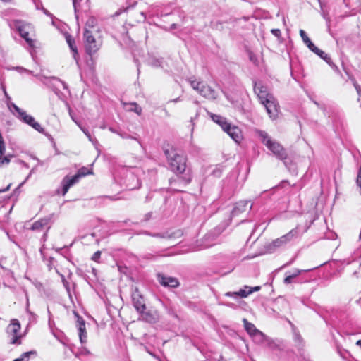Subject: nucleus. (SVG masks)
Wrapping results in <instances>:
<instances>
[{
    "mask_svg": "<svg viewBox=\"0 0 361 361\" xmlns=\"http://www.w3.org/2000/svg\"><path fill=\"white\" fill-rule=\"evenodd\" d=\"M311 51L314 52L315 54L319 56L321 59L325 56L326 53L322 50L319 49L317 47L314 46Z\"/></svg>",
    "mask_w": 361,
    "mask_h": 361,
    "instance_id": "nucleus-46",
    "label": "nucleus"
},
{
    "mask_svg": "<svg viewBox=\"0 0 361 361\" xmlns=\"http://www.w3.org/2000/svg\"><path fill=\"white\" fill-rule=\"evenodd\" d=\"M68 46L73 52V58L75 59H76V58L78 55V53L77 47L75 45V41L73 42H72L71 44H69Z\"/></svg>",
    "mask_w": 361,
    "mask_h": 361,
    "instance_id": "nucleus-45",
    "label": "nucleus"
},
{
    "mask_svg": "<svg viewBox=\"0 0 361 361\" xmlns=\"http://www.w3.org/2000/svg\"><path fill=\"white\" fill-rule=\"evenodd\" d=\"M66 40L68 44H71L72 42H73L75 41L74 39L72 37V36L69 34H67L66 35Z\"/></svg>",
    "mask_w": 361,
    "mask_h": 361,
    "instance_id": "nucleus-54",
    "label": "nucleus"
},
{
    "mask_svg": "<svg viewBox=\"0 0 361 361\" xmlns=\"http://www.w3.org/2000/svg\"><path fill=\"white\" fill-rule=\"evenodd\" d=\"M109 130L111 133H116V134H117V135H118V133H119V132H120V130H118V129H116V128H113V127H109Z\"/></svg>",
    "mask_w": 361,
    "mask_h": 361,
    "instance_id": "nucleus-60",
    "label": "nucleus"
},
{
    "mask_svg": "<svg viewBox=\"0 0 361 361\" xmlns=\"http://www.w3.org/2000/svg\"><path fill=\"white\" fill-rule=\"evenodd\" d=\"M37 353L36 350H32L28 352L23 353L20 357L14 359L13 361H24L25 360L35 359Z\"/></svg>",
    "mask_w": 361,
    "mask_h": 361,
    "instance_id": "nucleus-24",
    "label": "nucleus"
},
{
    "mask_svg": "<svg viewBox=\"0 0 361 361\" xmlns=\"http://www.w3.org/2000/svg\"><path fill=\"white\" fill-rule=\"evenodd\" d=\"M303 270L296 269L294 272L288 276H286L284 279V283L290 284L293 282V279L296 278Z\"/></svg>",
    "mask_w": 361,
    "mask_h": 361,
    "instance_id": "nucleus-32",
    "label": "nucleus"
},
{
    "mask_svg": "<svg viewBox=\"0 0 361 361\" xmlns=\"http://www.w3.org/2000/svg\"><path fill=\"white\" fill-rule=\"evenodd\" d=\"M300 35L303 41V42L307 45L310 50H311L313 47H314V44L310 40V39L307 35L306 32L303 30H300Z\"/></svg>",
    "mask_w": 361,
    "mask_h": 361,
    "instance_id": "nucleus-29",
    "label": "nucleus"
},
{
    "mask_svg": "<svg viewBox=\"0 0 361 361\" xmlns=\"http://www.w3.org/2000/svg\"><path fill=\"white\" fill-rule=\"evenodd\" d=\"M54 216V214H51L44 218L36 221L32 224L31 229L33 231L42 229L44 226H48L51 221H53Z\"/></svg>",
    "mask_w": 361,
    "mask_h": 361,
    "instance_id": "nucleus-16",
    "label": "nucleus"
},
{
    "mask_svg": "<svg viewBox=\"0 0 361 361\" xmlns=\"http://www.w3.org/2000/svg\"><path fill=\"white\" fill-rule=\"evenodd\" d=\"M256 135L271 153L279 159L283 161L286 167L293 173H296L295 164L288 159L284 147L277 141L272 140L269 134L262 130H256Z\"/></svg>",
    "mask_w": 361,
    "mask_h": 361,
    "instance_id": "nucleus-2",
    "label": "nucleus"
},
{
    "mask_svg": "<svg viewBox=\"0 0 361 361\" xmlns=\"http://www.w3.org/2000/svg\"><path fill=\"white\" fill-rule=\"evenodd\" d=\"M271 32L276 37H280L281 35V30L279 29H272Z\"/></svg>",
    "mask_w": 361,
    "mask_h": 361,
    "instance_id": "nucleus-53",
    "label": "nucleus"
},
{
    "mask_svg": "<svg viewBox=\"0 0 361 361\" xmlns=\"http://www.w3.org/2000/svg\"><path fill=\"white\" fill-rule=\"evenodd\" d=\"M143 233L147 235H149L154 238H167L171 239L173 238L174 233H169V231H164L161 233H151L149 231H144Z\"/></svg>",
    "mask_w": 361,
    "mask_h": 361,
    "instance_id": "nucleus-23",
    "label": "nucleus"
},
{
    "mask_svg": "<svg viewBox=\"0 0 361 361\" xmlns=\"http://www.w3.org/2000/svg\"><path fill=\"white\" fill-rule=\"evenodd\" d=\"M223 305H224L227 307H233L235 306L234 304L231 303V302H224V303H223Z\"/></svg>",
    "mask_w": 361,
    "mask_h": 361,
    "instance_id": "nucleus-64",
    "label": "nucleus"
},
{
    "mask_svg": "<svg viewBox=\"0 0 361 361\" xmlns=\"http://www.w3.org/2000/svg\"><path fill=\"white\" fill-rule=\"evenodd\" d=\"M200 94L207 99H216V92L209 86L204 85L200 90Z\"/></svg>",
    "mask_w": 361,
    "mask_h": 361,
    "instance_id": "nucleus-21",
    "label": "nucleus"
},
{
    "mask_svg": "<svg viewBox=\"0 0 361 361\" xmlns=\"http://www.w3.org/2000/svg\"><path fill=\"white\" fill-rule=\"evenodd\" d=\"M80 129L88 137L89 140L92 141L91 134L90 133L89 130L85 126H80Z\"/></svg>",
    "mask_w": 361,
    "mask_h": 361,
    "instance_id": "nucleus-51",
    "label": "nucleus"
},
{
    "mask_svg": "<svg viewBox=\"0 0 361 361\" xmlns=\"http://www.w3.org/2000/svg\"><path fill=\"white\" fill-rule=\"evenodd\" d=\"M29 305H30L29 301L27 300V305H26V313L27 314V316H28L27 326H30V325L35 324L37 322V317H38L36 314H35L34 312H31L29 310Z\"/></svg>",
    "mask_w": 361,
    "mask_h": 361,
    "instance_id": "nucleus-27",
    "label": "nucleus"
},
{
    "mask_svg": "<svg viewBox=\"0 0 361 361\" xmlns=\"http://www.w3.org/2000/svg\"><path fill=\"white\" fill-rule=\"evenodd\" d=\"M254 91L262 104L265 102V100L272 99L274 97L268 92L267 87L261 82L254 83Z\"/></svg>",
    "mask_w": 361,
    "mask_h": 361,
    "instance_id": "nucleus-10",
    "label": "nucleus"
},
{
    "mask_svg": "<svg viewBox=\"0 0 361 361\" xmlns=\"http://www.w3.org/2000/svg\"><path fill=\"white\" fill-rule=\"evenodd\" d=\"M92 171L85 166L81 167L78 172L74 175L76 178L80 180V179L82 177L86 176L87 175L92 174Z\"/></svg>",
    "mask_w": 361,
    "mask_h": 361,
    "instance_id": "nucleus-30",
    "label": "nucleus"
},
{
    "mask_svg": "<svg viewBox=\"0 0 361 361\" xmlns=\"http://www.w3.org/2000/svg\"><path fill=\"white\" fill-rule=\"evenodd\" d=\"M44 245H42V247L40 248L39 251H40V254L42 255V257L43 259V260L44 262H46V264H47V266L48 267V269L50 271L53 268V266H54V257H49L48 259H46L45 257V255H44V253L43 252V249H44Z\"/></svg>",
    "mask_w": 361,
    "mask_h": 361,
    "instance_id": "nucleus-31",
    "label": "nucleus"
},
{
    "mask_svg": "<svg viewBox=\"0 0 361 361\" xmlns=\"http://www.w3.org/2000/svg\"><path fill=\"white\" fill-rule=\"evenodd\" d=\"M324 61L326 62V63L335 71L338 72L339 69L338 66L332 61L331 57L326 54L322 58Z\"/></svg>",
    "mask_w": 361,
    "mask_h": 361,
    "instance_id": "nucleus-34",
    "label": "nucleus"
},
{
    "mask_svg": "<svg viewBox=\"0 0 361 361\" xmlns=\"http://www.w3.org/2000/svg\"><path fill=\"white\" fill-rule=\"evenodd\" d=\"M126 178L128 181H131L130 183H126V188L128 190H134L136 188H139L140 186V183L139 180L136 176L134 175L132 172H128L126 175Z\"/></svg>",
    "mask_w": 361,
    "mask_h": 361,
    "instance_id": "nucleus-17",
    "label": "nucleus"
},
{
    "mask_svg": "<svg viewBox=\"0 0 361 361\" xmlns=\"http://www.w3.org/2000/svg\"><path fill=\"white\" fill-rule=\"evenodd\" d=\"M353 85H354L355 88L356 89V91H357V94H361V87H360V86L356 82H354Z\"/></svg>",
    "mask_w": 361,
    "mask_h": 361,
    "instance_id": "nucleus-58",
    "label": "nucleus"
},
{
    "mask_svg": "<svg viewBox=\"0 0 361 361\" xmlns=\"http://www.w3.org/2000/svg\"><path fill=\"white\" fill-rule=\"evenodd\" d=\"M42 11L44 12V13L48 16H52V15L49 12V11H47L46 8H44L43 6H42Z\"/></svg>",
    "mask_w": 361,
    "mask_h": 361,
    "instance_id": "nucleus-62",
    "label": "nucleus"
},
{
    "mask_svg": "<svg viewBox=\"0 0 361 361\" xmlns=\"http://www.w3.org/2000/svg\"><path fill=\"white\" fill-rule=\"evenodd\" d=\"M11 184H8L6 188L0 189V193L5 192L10 189Z\"/></svg>",
    "mask_w": 361,
    "mask_h": 361,
    "instance_id": "nucleus-61",
    "label": "nucleus"
},
{
    "mask_svg": "<svg viewBox=\"0 0 361 361\" xmlns=\"http://www.w3.org/2000/svg\"><path fill=\"white\" fill-rule=\"evenodd\" d=\"M152 212H149L148 213H147L146 214H145L144 216V219L142 220V221H148L151 219L152 216Z\"/></svg>",
    "mask_w": 361,
    "mask_h": 361,
    "instance_id": "nucleus-52",
    "label": "nucleus"
},
{
    "mask_svg": "<svg viewBox=\"0 0 361 361\" xmlns=\"http://www.w3.org/2000/svg\"><path fill=\"white\" fill-rule=\"evenodd\" d=\"M4 96L6 97V102L7 106L8 107V103H13V102L11 101V97L8 95L7 92H5Z\"/></svg>",
    "mask_w": 361,
    "mask_h": 361,
    "instance_id": "nucleus-56",
    "label": "nucleus"
},
{
    "mask_svg": "<svg viewBox=\"0 0 361 361\" xmlns=\"http://www.w3.org/2000/svg\"><path fill=\"white\" fill-rule=\"evenodd\" d=\"M94 24L95 19L94 18H90L85 23V29L91 30L94 32L95 30Z\"/></svg>",
    "mask_w": 361,
    "mask_h": 361,
    "instance_id": "nucleus-40",
    "label": "nucleus"
},
{
    "mask_svg": "<svg viewBox=\"0 0 361 361\" xmlns=\"http://www.w3.org/2000/svg\"><path fill=\"white\" fill-rule=\"evenodd\" d=\"M95 237H96L95 233H92L89 234V235H85V238H91L92 239H94L95 242L97 243H99V240L98 239H95Z\"/></svg>",
    "mask_w": 361,
    "mask_h": 361,
    "instance_id": "nucleus-59",
    "label": "nucleus"
},
{
    "mask_svg": "<svg viewBox=\"0 0 361 361\" xmlns=\"http://www.w3.org/2000/svg\"><path fill=\"white\" fill-rule=\"evenodd\" d=\"M34 3L35 4V6H36L37 9H41L42 8V2L39 0H35Z\"/></svg>",
    "mask_w": 361,
    "mask_h": 361,
    "instance_id": "nucleus-57",
    "label": "nucleus"
},
{
    "mask_svg": "<svg viewBox=\"0 0 361 361\" xmlns=\"http://www.w3.org/2000/svg\"><path fill=\"white\" fill-rule=\"evenodd\" d=\"M164 152L170 170L178 176L184 184L190 183L192 174L190 168L187 166L186 157L178 153L174 149H166Z\"/></svg>",
    "mask_w": 361,
    "mask_h": 361,
    "instance_id": "nucleus-1",
    "label": "nucleus"
},
{
    "mask_svg": "<svg viewBox=\"0 0 361 361\" xmlns=\"http://www.w3.org/2000/svg\"><path fill=\"white\" fill-rule=\"evenodd\" d=\"M191 87L197 90L199 93L200 92V90L202 89V87L204 85L202 82L197 81V80H192L190 82Z\"/></svg>",
    "mask_w": 361,
    "mask_h": 361,
    "instance_id": "nucleus-42",
    "label": "nucleus"
},
{
    "mask_svg": "<svg viewBox=\"0 0 361 361\" xmlns=\"http://www.w3.org/2000/svg\"><path fill=\"white\" fill-rule=\"evenodd\" d=\"M250 337L252 341L258 345H263L267 343V336L259 330L252 334Z\"/></svg>",
    "mask_w": 361,
    "mask_h": 361,
    "instance_id": "nucleus-22",
    "label": "nucleus"
},
{
    "mask_svg": "<svg viewBox=\"0 0 361 361\" xmlns=\"http://www.w3.org/2000/svg\"><path fill=\"white\" fill-rule=\"evenodd\" d=\"M223 169L224 166L222 165H217L215 169L213 170L212 174L215 177H220L222 173Z\"/></svg>",
    "mask_w": 361,
    "mask_h": 361,
    "instance_id": "nucleus-43",
    "label": "nucleus"
},
{
    "mask_svg": "<svg viewBox=\"0 0 361 361\" xmlns=\"http://www.w3.org/2000/svg\"><path fill=\"white\" fill-rule=\"evenodd\" d=\"M140 315V318L142 320L147 322L148 323H154L156 322V318L154 314L150 312H146L144 310L142 312H138Z\"/></svg>",
    "mask_w": 361,
    "mask_h": 361,
    "instance_id": "nucleus-26",
    "label": "nucleus"
},
{
    "mask_svg": "<svg viewBox=\"0 0 361 361\" xmlns=\"http://www.w3.org/2000/svg\"><path fill=\"white\" fill-rule=\"evenodd\" d=\"M262 105L266 109V111L270 118L274 120L277 118L279 114V106L274 97L272 99L265 100Z\"/></svg>",
    "mask_w": 361,
    "mask_h": 361,
    "instance_id": "nucleus-11",
    "label": "nucleus"
},
{
    "mask_svg": "<svg viewBox=\"0 0 361 361\" xmlns=\"http://www.w3.org/2000/svg\"><path fill=\"white\" fill-rule=\"evenodd\" d=\"M118 135L123 139H131V140H135L136 141H137V142L140 145L141 142L140 141V140L136 137H134V136H132L129 134H128L127 133L123 131V130H120L119 133H118Z\"/></svg>",
    "mask_w": 361,
    "mask_h": 361,
    "instance_id": "nucleus-39",
    "label": "nucleus"
},
{
    "mask_svg": "<svg viewBox=\"0 0 361 361\" xmlns=\"http://www.w3.org/2000/svg\"><path fill=\"white\" fill-rule=\"evenodd\" d=\"M162 58L149 57L148 59V63L154 67H160L162 66Z\"/></svg>",
    "mask_w": 361,
    "mask_h": 361,
    "instance_id": "nucleus-33",
    "label": "nucleus"
},
{
    "mask_svg": "<svg viewBox=\"0 0 361 361\" xmlns=\"http://www.w3.org/2000/svg\"><path fill=\"white\" fill-rule=\"evenodd\" d=\"M157 279L159 283L164 287L176 288L179 286V282L176 278L166 276L163 274H158Z\"/></svg>",
    "mask_w": 361,
    "mask_h": 361,
    "instance_id": "nucleus-13",
    "label": "nucleus"
},
{
    "mask_svg": "<svg viewBox=\"0 0 361 361\" xmlns=\"http://www.w3.org/2000/svg\"><path fill=\"white\" fill-rule=\"evenodd\" d=\"M244 288L246 290V293H247V296L252 294L253 292L259 291L261 289L260 286H255L252 288L247 286H245Z\"/></svg>",
    "mask_w": 361,
    "mask_h": 361,
    "instance_id": "nucleus-44",
    "label": "nucleus"
},
{
    "mask_svg": "<svg viewBox=\"0 0 361 361\" xmlns=\"http://www.w3.org/2000/svg\"><path fill=\"white\" fill-rule=\"evenodd\" d=\"M8 109L17 118H18L22 122L32 127L39 133L44 132V128L41 126V125L39 123L35 121L34 117L27 114V113L25 111L19 108L14 103H8Z\"/></svg>",
    "mask_w": 361,
    "mask_h": 361,
    "instance_id": "nucleus-4",
    "label": "nucleus"
},
{
    "mask_svg": "<svg viewBox=\"0 0 361 361\" xmlns=\"http://www.w3.org/2000/svg\"><path fill=\"white\" fill-rule=\"evenodd\" d=\"M301 236L298 226L290 230L288 233L278 238L265 245V249L269 253H274L276 251L285 249L292 245Z\"/></svg>",
    "mask_w": 361,
    "mask_h": 361,
    "instance_id": "nucleus-3",
    "label": "nucleus"
},
{
    "mask_svg": "<svg viewBox=\"0 0 361 361\" xmlns=\"http://www.w3.org/2000/svg\"><path fill=\"white\" fill-rule=\"evenodd\" d=\"M356 184L357 187L360 188V193L361 195V166L358 169L357 178H356Z\"/></svg>",
    "mask_w": 361,
    "mask_h": 361,
    "instance_id": "nucleus-47",
    "label": "nucleus"
},
{
    "mask_svg": "<svg viewBox=\"0 0 361 361\" xmlns=\"http://www.w3.org/2000/svg\"><path fill=\"white\" fill-rule=\"evenodd\" d=\"M47 85L51 87L59 99H63L65 97L64 94L60 92L59 89L62 87L63 90L69 92L68 86L63 81H61L56 77L50 78L47 82Z\"/></svg>",
    "mask_w": 361,
    "mask_h": 361,
    "instance_id": "nucleus-8",
    "label": "nucleus"
},
{
    "mask_svg": "<svg viewBox=\"0 0 361 361\" xmlns=\"http://www.w3.org/2000/svg\"><path fill=\"white\" fill-rule=\"evenodd\" d=\"M100 257H101V251H97L93 254L91 259H92V260H93L94 262H99Z\"/></svg>",
    "mask_w": 361,
    "mask_h": 361,
    "instance_id": "nucleus-50",
    "label": "nucleus"
},
{
    "mask_svg": "<svg viewBox=\"0 0 361 361\" xmlns=\"http://www.w3.org/2000/svg\"><path fill=\"white\" fill-rule=\"evenodd\" d=\"M225 296L238 299L239 298H243L247 297V293H246V290L244 288L240 289L238 291L227 292L225 293Z\"/></svg>",
    "mask_w": 361,
    "mask_h": 361,
    "instance_id": "nucleus-25",
    "label": "nucleus"
},
{
    "mask_svg": "<svg viewBox=\"0 0 361 361\" xmlns=\"http://www.w3.org/2000/svg\"><path fill=\"white\" fill-rule=\"evenodd\" d=\"M293 339L295 343H297L298 348H301L304 346V341L298 332L294 331Z\"/></svg>",
    "mask_w": 361,
    "mask_h": 361,
    "instance_id": "nucleus-35",
    "label": "nucleus"
},
{
    "mask_svg": "<svg viewBox=\"0 0 361 361\" xmlns=\"http://www.w3.org/2000/svg\"><path fill=\"white\" fill-rule=\"evenodd\" d=\"M210 117L214 122L221 127L223 130L230 124L226 118L220 115L211 114Z\"/></svg>",
    "mask_w": 361,
    "mask_h": 361,
    "instance_id": "nucleus-20",
    "label": "nucleus"
},
{
    "mask_svg": "<svg viewBox=\"0 0 361 361\" xmlns=\"http://www.w3.org/2000/svg\"><path fill=\"white\" fill-rule=\"evenodd\" d=\"M33 159L36 160L37 161V166H35L34 168L32 169V170L30 171V175L28 176H30L34 171L35 170L37 169V167L38 166H42L43 165V161H42L41 160H39L37 157H35V156H32L31 157ZM29 177H27V178H28Z\"/></svg>",
    "mask_w": 361,
    "mask_h": 361,
    "instance_id": "nucleus-49",
    "label": "nucleus"
},
{
    "mask_svg": "<svg viewBox=\"0 0 361 361\" xmlns=\"http://www.w3.org/2000/svg\"><path fill=\"white\" fill-rule=\"evenodd\" d=\"M13 27L18 31L22 38H23L29 47H34V41L29 37V30L30 28L28 24L21 20H16L13 22Z\"/></svg>",
    "mask_w": 361,
    "mask_h": 361,
    "instance_id": "nucleus-7",
    "label": "nucleus"
},
{
    "mask_svg": "<svg viewBox=\"0 0 361 361\" xmlns=\"http://www.w3.org/2000/svg\"><path fill=\"white\" fill-rule=\"evenodd\" d=\"M130 108L128 109L129 111H132L135 112L137 115H141L142 114V108L137 104V103H130L129 104Z\"/></svg>",
    "mask_w": 361,
    "mask_h": 361,
    "instance_id": "nucleus-38",
    "label": "nucleus"
},
{
    "mask_svg": "<svg viewBox=\"0 0 361 361\" xmlns=\"http://www.w3.org/2000/svg\"><path fill=\"white\" fill-rule=\"evenodd\" d=\"M126 10H127V8H124V9H121V8H120L119 10H118V11L116 12L115 15H116V16H119V15H121L123 12L126 11Z\"/></svg>",
    "mask_w": 361,
    "mask_h": 361,
    "instance_id": "nucleus-63",
    "label": "nucleus"
},
{
    "mask_svg": "<svg viewBox=\"0 0 361 361\" xmlns=\"http://www.w3.org/2000/svg\"><path fill=\"white\" fill-rule=\"evenodd\" d=\"M79 180L75 176H66L61 182V188L56 190V193L64 196L71 187L78 183Z\"/></svg>",
    "mask_w": 361,
    "mask_h": 361,
    "instance_id": "nucleus-9",
    "label": "nucleus"
},
{
    "mask_svg": "<svg viewBox=\"0 0 361 361\" xmlns=\"http://www.w3.org/2000/svg\"><path fill=\"white\" fill-rule=\"evenodd\" d=\"M202 245L201 247L202 249H206L211 247L214 245L216 244V239L214 236V235L211 233H209L204 235L203 239L202 240Z\"/></svg>",
    "mask_w": 361,
    "mask_h": 361,
    "instance_id": "nucleus-19",
    "label": "nucleus"
},
{
    "mask_svg": "<svg viewBox=\"0 0 361 361\" xmlns=\"http://www.w3.org/2000/svg\"><path fill=\"white\" fill-rule=\"evenodd\" d=\"M6 152V145L4 138L0 139V156L4 157Z\"/></svg>",
    "mask_w": 361,
    "mask_h": 361,
    "instance_id": "nucleus-48",
    "label": "nucleus"
},
{
    "mask_svg": "<svg viewBox=\"0 0 361 361\" xmlns=\"http://www.w3.org/2000/svg\"><path fill=\"white\" fill-rule=\"evenodd\" d=\"M132 301L133 305L137 312H142L146 310L145 300L138 292L136 291L133 293Z\"/></svg>",
    "mask_w": 361,
    "mask_h": 361,
    "instance_id": "nucleus-15",
    "label": "nucleus"
},
{
    "mask_svg": "<svg viewBox=\"0 0 361 361\" xmlns=\"http://www.w3.org/2000/svg\"><path fill=\"white\" fill-rule=\"evenodd\" d=\"M75 315L78 318L77 319V328L78 331V336L82 344H85L87 343V331L85 328V322L83 318L79 316L78 314L75 313Z\"/></svg>",
    "mask_w": 361,
    "mask_h": 361,
    "instance_id": "nucleus-14",
    "label": "nucleus"
},
{
    "mask_svg": "<svg viewBox=\"0 0 361 361\" xmlns=\"http://www.w3.org/2000/svg\"><path fill=\"white\" fill-rule=\"evenodd\" d=\"M13 157L12 154H7L4 157L0 156V167H4V166L8 165L11 162V159Z\"/></svg>",
    "mask_w": 361,
    "mask_h": 361,
    "instance_id": "nucleus-37",
    "label": "nucleus"
},
{
    "mask_svg": "<svg viewBox=\"0 0 361 361\" xmlns=\"http://www.w3.org/2000/svg\"><path fill=\"white\" fill-rule=\"evenodd\" d=\"M4 96L6 97V102L7 106L8 107V103H13V102L11 101V97L8 95L7 92H5Z\"/></svg>",
    "mask_w": 361,
    "mask_h": 361,
    "instance_id": "nucleus-55",
    "label": "nucleus"
},
{
    "mask_svg": "<svg viewBox=\"0 0 361 361\" xmlns=\"http://www.w3.org/2000/svg\"><path fill=\"white\" fill-rule=\"evenodd\" d=\"M248 201H240L237 202L231 212V216H238L240 213L244 212L247 209Z\"/></svg>",
    "mask_w": 361,
    "mask_h": 361,
    "instance_id": "nucleus-18",
    "label": "nucleus"
},
{
    "mask_svg": "<svg viewBox=\"0 0 361 361\" xmlns=\"http://www.w3.org/2000/svg\"><path fill=\"white\" fill-rule=\"evenodd\" d=\"M231 138H232L236 143H240L243 140L242 131L236 126L231 125L230 123L224 130Z\"/></svg>",
    "mask_w": 361,
    "mask_h": 361,
    "instance_id": "nucleus-12",
    "label": "nucleus"
},
{
    "mask_svg": "<svg viewBox=\"0 0 361 361\" xmlns=\"http://www.w3.org/2000/svg\"><path fill=\"white\" fill-rule=\"evenodd\" d=\"M321 6V10H322V17L324 18V20H326V25H327V27L328 29L329 30L330 29V18L329 16V13L324 10V8L323 6V5L321 4H320Z\"/></svg>",
    "mask_w": 361,
    "mask_h": 361,
    "instance_id": "nucleus-41",
    "label": "nucleus"
},
{
    "mask_svg": "<svg viewBox=\"0 0 361 361\" xmlns=\"http://www.w3.org/2000/svg\"><path fill=\"white\" fill-rule=\"evenodd\" d=\"M243 322L244 324V328L247 333L250 335V336H251L252 334H254L259 330L255 327V326L252 323L248 322L245 318L243 319Z\"/></svg>",
    "mask_w": 361,
    "mask_h": 361,
    "instance_id": "nucleus-28",
    "label": "nucleus"
},
{
    "mask_svg": "<svg viewBox=\"0 0 361 361\" xmlns=\"http://www.w3.org/2000/svg\"><path fill=\"white\" fill-rule=\"evenodd\" d=\"M56 272L61 277V282H62L64 288H66L68 293L70 295V284H69L68 281L66 280L65 276L63 274H62L61 273H60L58 271V269H56Z\"/></svg>",
    "mask_w": 361,
    "mask_h": 361,
    "instance_id": "nucleus-36",
    "label": "nucleus"
},
{
    "mask_svg": "<svg viewBox=\"0 0 361 361\" xmlns=\"http://www.w3.org/2000/svg\"><path fill=\"white\" fill-rule=\"evenodd\" d=\"M83 40L85 51L90 56L97 52L102 46V42L96 39L91 30L84 29Z\"/></svg>",
    "mask_w": 361,
    "mask_h": 361,
    "instance_id": "nucleus-5",
    "label": "nucleus"
},
{
    "mask_svg": "<svg viewBox=\"0 0 361 361\" xmlns=\"http://www.w3.org/2000/svg\"><path fill=\"white\" fill-rule=\"evenodd\" d=\"M20 324L17 319H12L6 328V334L11 344H20L21 336L19 334Z\"/></svg>",
    "mask_w": 361,
    "mask_h": 361,
    "instance_id": "nucleus-6",
    "label": "nucleus"
}]
</instances>
